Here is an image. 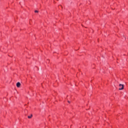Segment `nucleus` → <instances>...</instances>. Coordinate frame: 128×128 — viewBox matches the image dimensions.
Returning <instances> with one entry per match:
<instances>
[{
	"instance_id": "obj_5",
	"label": "nucleus",
	"mask_w": 128,
	"mask_h": 128,
	"mask_svg": "<svg viewBox=\"0 0 128 128\" xmlns=\"http://www.w3.org/2000/svg\"><path fill=\"white\" fill-rule=\"evenodd\" d=\"M68 104H70V102L68 101Z\"/></svg>"
},
{
	"instance_id": "obj_4",
	"label": "nucleus",
	"mask_w": 128,
	"mask_h": 128,
	"mask_svg": "<svg viewBox=\"0 0 128 128\" xmlns=\"http://www.w3.org/2000/svg\"><path fill=\"white\" fill-rule=\"evenodd\" d=\"M34 12H38V10H36L34 11Z\"/></svg>"
},
{
	"instance_id": "obj_1",
	"label": "nucleus",
	"mask_w": 128,
	"mask_h": 128,
	"mask_svg": "<svg viewBox=\"0 0 128 128\" xmlns=\"http://www.w3.org/2000/svg\"><path fill=\"white\" fill-rule=\"evenodd\" d=\"M120 88H119V90H124V84H120L119 85Z\"/></svg>"
},
{
	"instance_id": "obj_2",
	"label": "nucleus",
	"mask_w": 128,
	"mask_h": 128,
	"mask_svg": "<svg viewBox=\"0 0 128 128\" xmlns=\"http://www.w3.org/2000/svg\"><path fill=\"white\" fill-rule=\"evenodd\" d=\"M16 86H17V88H20V82H17Z\"/></svg>"
},
{
	"instance_id": "obj_3",
	"label": "nucleus",
	"mask_w": 128,
	"mask_h": 128,
	"mask_svg": "<svg viewBox=\"0 0 128 128\" xmlns=\"http://www.w3.org/2000/svg\"><path fill=\"white\" fill-rule=\"evenodd\" d=\"M28 118H32V114H31L30 116H28Z\"/></svg>"
},
{
	"instance_id": "obj_6",
	"label": "nucleus",
	"mask_w": 128,
	"mask_h": 128,
	"mask_svg": "<svg viewBox=\"0 0 128 128\" xmlns=\"http://www.w3.org/2000/svg\"><path fill=\"white\" fill-rule=\"evenodd\" d=\"M124 40H126V37H124Z\"/></svg>"
}]
</instances>
